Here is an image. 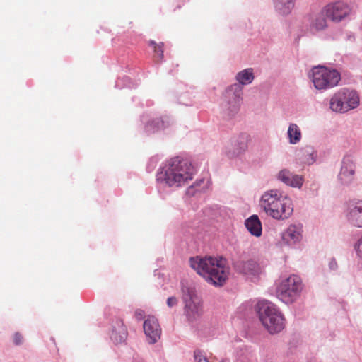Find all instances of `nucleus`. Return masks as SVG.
<instances>
[{
    "mask_svg": "<svg viewBox=\"0 0 362 362\" xmlns=\"http://www.w3.org/2000/svg\"><path fill=\"white\" fill-rule=\"evenodd\" d=\"M177 304V299L175 297L172 296V297H169L167 299V305L168 307L172 308V307L176 305Z\"/></svg>",
    "mask_w": 362,
    "mask_h": 362,
    "instance_id": "obj_29",
    "label": "nucleus"
},
{
    "mask_svg": "<svg viewBox=\"0 0 362 362\" xmlns=\"http://www.w3.org/2000/svg\"><path fill=\"white\" fill-rule=\"evenodd\" d=\"M240 104L238 102H235V104H233L231 107V109L229 110V112L228 113V117H231L236 114L239 110Z\"/></svg>",
    "mask_w": 362,
    "mask_h": 362,
    "instance_id": "obj_28",
    "label": "nucleus"
},
{
    "mask_svg": "<svg viewBox=\"0 0 362 362\" xmlns=\"http://www.w3.org/2000/svg\"><path fill=\"white\" fill-rule=\"evenodd\" d=\"M327 17L334 22H340L351 13L350 6L343 1H336L323 7Z\"/></svg>",
    "mask_w": 362,
    "mask_h": 362,
    "instance_id": "obj_9",
    "label": "nucleus"
},
{
    "mask_svg": "<svg viewBox=\"0 0 362 362\" xmlns=\"http://www.w3.org/2000/svg\"><path fill=\"white\" fill-rule=\"evenodd\" d=\"M288 136L291 144H296L301 139V131L296 124H291L288 129Z\"/></svg>",
    "mask_w": 362,
    "mask_h": 362,
    "instance_id": "obj_19",
    "label": "nucleus"
},
{
    "mask_svg": "<svg viewBox=\"0 0 362 362\" xmlns=\"http://www.w3.org/2000/svg\"><path fill=\"white\" fill-rule=\"evenodd\" d=\"M276 209L281 211V206H277Z\"/></svg>",
    "mask_w": 362,
    "mask_h": 362,
    "instance_id": "obj_34",
    "label": "nucleus"
},
{
    "mask_svg": "<svg viewBox=\"0 0 362 362\" xmlns=\"http://www.w3.org/2000/svg\"><path fill=\"white\" fill-rule=\"evenodd\" d=\"M135 316L138 320H141L144 317V311L141 310H136Z\"/></svg>",
    "mask_w": 362,
    "mask_h": 362,
    "instance_id": "obj_31",
    "label": "nucleus"
},
{
    "mask_svg": "<svg viewBox=\"0 0 362 362\" xmlns=\"http://www.w3.org/2000/svg\"><path fill=\"white\" fill-rule=\"evenodd\" d=\"M143 328L149 344H155L160 339L162 330L158 319L155 317L150 316L145 320Z\"/></svg>",
    "mask_w": 362,
    "mask_h": 362,
    "instance_id": "obj_12",
    "label": "nucleus"
},
{
    "mask_svg": "<svg viewBox=\"0 0 362 362\" xmlns=\"http://www.w3.org/2000/svg\"><path fill=\"white\" fill-rule=\"evenodd\" d=\"M327 13L322 8L320 11L308 15L305 23L312 33H316L327 28Z\"/></svg>",
    "mask_w": 362,
    "mask_h": 362,
    "instance_id": "obj_10",
    "label": "nucleus"
},
{
    "mask_svg": "<svg viewBox=\"0 0 362 362\" xmlns=\"http://www.w3.org/2000/svg\"><path fill=\"white\" fill-rule=\"evenodd\" d=\"M163 170V179L170 187H180L188 183L192 180L195 172L188 160L179 157L170 159Z\"/></svg>",
    "mask_w": 362,
    "mask_h": 362,
    "instance_id": "obj_3",
    "label": "nucleus"
},
{
    "mask_svg": "<svg viewBox=\"0 0 362 362\" xmlns=\"http://www.w3.org/2000/svg\"><path fill=\"white\" fill-rule=\"evenodd\" d=\"M283 240L288 245L300 242L303 238V227L301 225H290L284 232Z\"/></svg>",
    "mask_w": 362,
    "mask_h": 362,
    "instance_id": "obj_14",
    "label": "nucleus"
},
{
    "mask_svg": "<svg viewBox=\"0 0 362 362\" xmlns=\"http://www.w3.org/2000/svg\"><path fill=\"white\" fill-rule=\"evenodd\" d=\"M260 203L267 215L278 220L288 218L293 211L291 199L282 197L277 189L265 192L262 196Z\"/></svg>",
    "mask_w": 362,
    "mask_h": 362,
    "instance_id": "obj_2",
    "label": "nucleus"
},
{
    "mask_svg": "<svg viewBox=\"0 0 362 362\" xmlns=\"http://www.w3.org/2000/svg\"><path fill=\"white\" fill-rule=\"evenodd\" d=\"M259 318L270 334L280 332L285 327V319L278 308L272 302L259 301L256 305Z\"/></svg>",
    "mask_w": 362,
    "mask_h": 362,
    "instance_id": "obj_4",
    "label": "nucleus"
},
{
    "mask_svg": "<svg viewBox=\"0 0 362 362\" xmlns=\"http://www.w3.org/2000/svg\"><path fill=\"white\" fill-rule=\"evenodd\" d=\"M354 249L356 252L357 255L362 258V236L355 243Z\"/></svg>",
    "mask_w": 362,
    "mask_h": 362,
    "instance_id": "obj_27",
    "label": "nucleus"
},
{
    "mask_svg": "<svg viewBox=\"0 0 362 362\" xmlns=\"http://www.w3.org/2000/svg\"><path fill=\"white\" fill-rule=\"evenodd\" d=\"M236 79L242 85H247L252 83L254 79L252 69H247L238 73Z\"/></svg>",
    "mask_w": 362,
    "mask_h": 362,
    "instance_id": "obj_21",
    "label": "nucleus"
},
{
    "mask_svg": "<svg viewBox=\"0 0 362 362\" xmlns=\"http://www.w3.org/2000/svg\"><path fill=\"white\" fill-rule=\"evenodd\" d=\"M346 218L351 226L362 228V200H352L349 202Z\"/></svg>",
    "mask_w": 362,
    "mask_h": 362,
    "instance_id": "obj_11",
    "label": "nucleus"
},
{
    "mask_svg": "<svg viewBox=\"0 0 362 362\" xmlns=\"http://www.w3.org/2000/svg\"><path fill=\"white\" fill-rule=\"evenodd\" d=\"M355 173V166L350 157H346L342 162V166L339 173V178L344 182H349L351 180Z\"/></svg>",
    "mask_w": 362,
    "mask_h": 362,
    "instance_id": "obj_16",
    "label": "nucleus"
},
{
    "mask_svg": "<svg viewBox=\"0 0 362 362\" xmlns=\"http://www.w3.org/2000/svg\"><path fill=\"white\" fill-rule=\"evenodd\" d=\"M148 44L153 47L155 61L158 63L161 62L163 59V43L157 44L155 41L151 40Z\"/></svg>",
    "mask_w": 362,
    "mask_h": 362,
    "instance_id": "obj_22",
    "label": "nucleus"
},
{
    "mask_svg": "<svg viewBox=\"0 0 362 362\" xmlns=\"http://www.w3.org/2000/svg\"><path fill=\"white\" fill-rule=\"evenodd\" d=\"M302 153H307L309 156L313 155V150L310 148L302 150Z\"/></svg>",
    "mask_w": 362,
    "mask_h": 362,
    "instance_id": "obj_32",
    "label": "nucleus"
},
{
    "mask_svg": "<svg viewBox=\"0 0 362 362\" xmlns=\"http://www.w3.org/2000/svg\"><path fill=\"white\" fill-rule=\"evenodd\" d=\"M294 6L293 0H276L275 7L283 15L290 13Z\"/></svg>",
    "mask_w": 362,
    "mask_h": 362,
    "instance_id": "obj_20",
    "label": "nucleus"
},
{
    "mask_svg": "<svg viewBox=\"0 0 362 362\" xmlns=\"http://www.w3.org/2000/svg\"><path fill=\"white\" fill-rule=\"evenodd\" d=\"M247 137L245 135H242L240 136V147L238 149V153L245 151L247 148Z\"/></svg>",
    "mask_w": 362,
    "mask_h": 362,
    "instance_id": "obj_25",
    "label": "nucleus"
},
{
    "mask_svg": "<svg viewBox=\"0 0 362 362\" xmlns=\"http://www.w3.org/2000/svg\"><path fill=\"white\" fill-rule=\"evenodd\" d=\"M329 267L330 269H332V270H334L335 269H337V262L335 261V259H332L330 260V262L329 263Z\"/></svg>",
    "mask_w": 362,
    "mask_h": 362,
    "instance_id": "obj_30",
    "label": "nucleus"
},
{
    "mask_svg": "<svg viewBox=\"0 0 362 362\" xmlns=\"http://www.w3.org/2000/svg\"><path fill=\"white\" fill-rule=\"evenodd\" d=\"M127 337V329L122 321L116 322L112 328L110 338L115 344L124 342Z\"/></svg>",
    "mask_w": 362,
    "mask_h": 362,
    "instance_id": "obj_17",
    "label": "nucleus"
},
{
    "mask_svg": "<svg viewBox=\"0 0 362 362\" xmlns=\"http://www.w3.org/2000/svg\"><path fill=\"white\" fill-rule=\"evenodd\" d=\"M13 341L15 345H21L23 342V337L20 332H16L13 336Z\"/></svg>",
    "mask_w": 362,
    "mask_h": 362,
    "instance_id": "obj_26",
    "label": "nucleus"
},
{
    "mask_svg": "<svg viewBox=\"0 0 362 362\" xmlns=\"http://www.w3.org/2000/svg\"><path fill=\"white\" fill-rule=\"evenodd\" d=\"M235 269L250 278L257 277L262 273L259 264L252 259H239L234 263Z\"/></svg>",
    "mask_w": 362,
    "mask_h": 362,
    "instance_id": "obj_13",
    "label": "nucleus"
},
{
    "mask_svg": "<svg viewBox=\"0 0 362 362\" xmlns=\"http://www.w3.org/2000/svg\"><path fill=\"white\" fill-rule=\"evenodd\" d=\"M304 161H305V163H309V164H310V163H311L313 161V158H311L310 159H308H308H304Z\"/></svg>",
    "mask_w": 362,
    "mask_h": 362,
    "instance_id": "obj_33",
    "label": "nucleus"
},
{
    "mask_svg": "<svg viewBox=\"0 0 362 362\" xmlns=\"http://www.w3.org/2000/svg\"><path fill=\"white\" fill-rule=\"evenodd\" d=\"M245 226L250 233L257 237L262 234V224L256 215H252L245 221Z\"/></svg>",
    "mask_w": 362,
    "mask_h": 362,
    "instance_id": "obj_18",
    "label": "nucleus"
},
{
    "mask_svg": "<svg viewBox=\"0 0 362 362\" xmlns=\"http://www.w3.org/2000/svg\"><path fill=\"white\" fill-rule=\"evenodd\" d=\"M312 81L317 90L332 88L338 85L341 74L336 69L318 66L312 69Z\"/></svg>",
    "mask_w": 362,
    "mask_h": 362,
    "instance_id": "obj_6",
    "label": "nucleus"
},
{
    "mask_svg": "<svg viewBox=\"0 0 362 362\" xmlns=\"http://www.w3.org/2000/svg\"><path fill=\"white\" fill-rule=\"evenodd\" d=\"M185 312L187 319L193 321L202 314V305L200 298L192 290L188 289L187 293L184 296Z\"/></svg>",
    "mask_w": 362,
    "mask_h": 362,
    "instance_id": "obj_8",
    "label": "nucleus"
},
{
    "mask_svg": "<svg viewBox=\"0 0 362 362\" xmlns=\"http://www.w3.org/2000/svg\"><path fill=\"white\" fill-rule=\"evenodd\" d=\"M301 291L300 278L296 275H291L288 278L279 281L276 286V294L280 300L289 304L296 299Z\"/></svg>",
    "mask_w": 362,
    "mask_h": 362,
    "instance_id": "obj_5",
    "label": "nucleus"
},
{
    "mask_svg": "<svg viewBox=\"0 0 362 362\" xmlns=\"http://www.w3.org/2000/svg\"><path fill=\"white\" fill-rule=\"evenodd\" d=\"M359 105V97L353 90L341 89L334 94L330 99V109L336 112H346L357 107Z\"/></svg>",
    "mask_w": 362,
    "mask_h": 362,
    "instance_id": "obj_7",
    "label": "nucleus"
},
{
    "mask_svg": "<svg viewBox=\"0 0 362 362\" xmlns=\"http://www.w3.org/2000/svg\"><path fill=\"white\" fill-rule=\"evenodd\" d=\"M165 127V122L162 119H156L147 124L146 129L148 132H154L155 130L164 128Z\"/></svg>",
    "mask_w": 362,
    "mask_h": 362,
    "instance_id": "obj_23",
    "label": "nucleus"
},
{
    "mask_svg": "<svg viewBox=\"0 0 362 362\" xmlns=\"http://www.w3.org/2000/svg\"><path fill=\"white\" fill-rule=\"evenodd\" d=\"M189 263L197 274L214 286H223L228 278L230 269L224 259L195 257L190 258Z\"/></svg>",
    "mask_w": 362,
    "mask_h": 362,
    "instance_id": "obj_1",
    "label": "nucleus"
},
{
    "mask_svg": "<svg viewBox=\"0 0 362 362\" xmlns=\"http://www.w3.org/2000/svg\"><path fill=\"white\" fill-rule=\"evenodd\" d=\"M194 358L195 362H209L204 354L203 351L200 349L194 350Z\"/></svg>",
    "mask_w": 362,
    "mask_h": 362,
    "instance_id": "obj_24",
    "label": "nucleus"
},
{
    "mask_svg": "<svg viewBox=\"0 0 362 362\" xmlns=\"http://www.w3.org/2000/svg\"><path fill=\"white\" fill-rule=\"evenodd\" d=\"M278 179L288 186L300 188L303 183L302 176L293 174L288 170H281L277 176Z\"/></svg>",
    "mask_w": 362,
    "mask_h": 362,
    "instance_id": "obj_15",
    "label": "nucleus"
}]
</instances>
